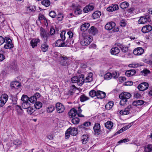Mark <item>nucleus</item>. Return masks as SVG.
I'll return each mask as SVG.
<instances>
[{"instance_id": "obj_1", "label": "nucleus", "mask_w": 152, "mask_h": 152, "mask_svg": "<svg viewBox=\"0 0 152 152\" xmlns=\"http://www.w3.org/2000/svg\"><path fill=\"white\" fill-rule=\"evenodd\" d=\"M131 96V94L128 92H124L121 93L119 95V98L121 99L120 104L121 105H123L126 104L127 100Z\"/></svg>"}, {"instance_id": "obj_2", "label": "nucleus", "mask_w": 152, "mask_h": 152, "mask_svg": "<svg viewBox=\"0 0 152 152\" xmlns=\"http://www.w3.org/2000/svg\"><path fill=\"white\" fill-rule=\"evenodd\" d=\"M93 40L91 36L84 34L83 35V39L81 41L80 44L83 46H86L89 45Z\"/></svg>"}, {"instance_id": "obj_3", "label": "nucleus", "mask_w": 152, "mask_h": 152, "mask_svg": "<svg viewBox=\"0 0 152 152\" xmlns=\"http://www.w3.org/2000/svg\"><path fill=\"white\" fill-rule=\"evenodd\" d=\"M135 111V109L134 106L132 105H129L124 110H121L120 112V114L121 115H128Z\"/></svg>"}, {"instance_id": "obj_4", "label": "nucleus", "mask_w": 152, "mask_h": 152, "mask_svg": "<svg viewBox=\"0 0 152 152\" xmlns=\"http://www.w3.org/2000/svg\"><path fill=\"white\" fill-rule=\"evenodd\" d=\"M151 21V19L150 16L147 15L140 17L138 21V23L139 24H145L147 22H149Z\"/></svg>"}, {"instance_id": "obj_5", "label": "nucleus", "mask_w": 152, "mask_h": 152, "mask_svg": "<svg viewBox=\"0 0 152 152\" xmlns=\"http://www.w3.org/2000/svg\"><path fill=\"white\" fill-rule=\"evenodd\" d=\"M69 57L63 55L60 57V63L63 66H67L69 64Z\"/></svg>"}, {"instance_id": "obj_6", "label": "nucleus", "mask_w": 152, "mask_h": 152, "mask_svg": "<svg viewBox=\"0 0 152 152\" xmlns=\"http://www.w3.org/2000/svg\"><path fill=\"white\" fill-rule=\"evenodd\" d=\"M5 44L4 47L5 49L12 48L14 47L13 44L12 43V40L8 37L5 38Z\"/></svg>"}, {"instance_id": "obj_7", "label": "nucleus", "mask_w": 152, "mask_h": 152, "mask_svg": "<svg viewBox=\"0 0 152 152\" xmlns=\"http://www.w3.org/2000/svg\"><path fill=\"white\" fill-rule=\"evenodd\" d=\"M149 87V84L147 82H143L140 83L137 86V88L140 91H143L147 89Z\"/></svg>"}, {"instance_id": "obj_8", "label": "nucleus", "mask_w": 152, "mask_h": 152, "mask_svg": "<svg viewBox=\"0 0 152 152\" xmlns=\"http://www.w3.org/2000/svg\"><path fill=\"white\" fill-rule=\"evenodd\" d=\"M8 97L6 94H4L1 96L0 98V106L2 107L6 102Z\"/></svg>"}, {"instance_id": "obj_9", "label": "nucleus", "mask_w": 152, "mask_h": 152, "mask_svg": "<svg viewBox=\"0 0 152 152\" xmlns=\"http://www.w3.org/2000/svg\"><path fill=\"white\" fill-rule=\"evenodd\" d=\"M56 108L57 112L58 113H63L65 110L64 106L60 103H57L56 104Z\"/></svg>"}, {"instance_id": "obj_10", "label": "nucleus", "mask_w": 152, "mask_h": 152, "mask_svg": "<svg viewBox=\"0 0 152 152\" xmlns=\"http://www.w3.org/2000/svg\"><path fill=\"white\" fill-rule=\"evenodd\" d=\"M72 7V8L75 10L74 13L76 15H78L81 13V10L79 5L77 4H73Z\"/></svg>"}, {"instance_id": "obj_11", "label": "nucleus", "mask_w": 152, "mask_h": 152, "mask_svg": "<svg viewBox=\"0 0 152 152\" xmlns=\"http://www.w3.org/2000/svg\"><path fill=\"white\" fill-rule=\"evenodd\" d=\"M144 52V49L141 47H138L135 48L133 51L134 54L136 56L141 55Z\"/></svg>"}, {"instance_id": "obj_12", "label": "nucleus", "mask_w": 152, "mask_h": 152, "mask_svg": "<svg viewBox=\"0 0 152 152\" xmlns=\"http://www.w3.org/2000/svg\"><path fill=\"white\" fill-rule=\"evenodd\" d=\"M152 30V26L149 25H148L143 26L142 28V32L143 33H148Z\"/></svg>"}, {"instance_id": "obj_13", "label": "nucleus", "mask_w": 152, "mask_h": 152, "mask_svg": "<svg viewBox=\"0 0 152 152\" xmlns=\"http://www.w3.org/2000/svg\"><path fill=\"white\" fill-rule=\"evenodd\" d=\"M94 8V5L91 4L86 5L83 9V11L85 13H88L89 11L93 10Z\"/></svg>"}, {"instance_id": "obj_14", "label": "nucleus", "mask_w": 152, "mask_h": 152, "mask_svg": "<svg viewBox=\"0 0 152 152\" xmlns=\"http://www.w3.org/2000/svg\"><path fill=\"white\" fill-rule=\"evenodd\" d=\"M115 26V24L114 22H110L106 25L105 28L106 29L110 30L113 29Z\"/></svg>"}, {"instance_id": "obj_15", "label": "nucleus", "mask_w": 152, "mask_h": 152, "mask_svg": "<svg viewBox=\"0 0 152 152\" xmlns=\"http://www.w3.org/2000/svg\"><path fill=\"white\" fill-rule=\"evenodd\" d=\"M77 84L79 86H81L85 82L84 75H81L77 77Z\"/></svg>"}, {"instance_id": "obj_16", "label": "nucleus", "mask_w": 152, "mask_h": 152, "mask_svg": "<svg viewBox=\"0 0 152 152\" xmlns=\"http://www.w3.org/2000/svg\"><path fill=\"white\" fill-rule=\"evenodd\" d=\"M118 5L117 4H112L110 6L108 7L107 10L109 12H112L118 10Z\"/></svg>"}, {"instance_id": "obj_17", "label": "nucleus", "mask_w": 152, "mask_h": 152, "mask_svg": "<svg viewBox=\"0 0 152 152\" xmlns=\"http://www.w3.org/2000/svg\"><path fill=\"white\" fill-rule=\"evenodd\" d=\"M106 95L105 93L100 91H96V97L100 99H102L105 97Z\"/></svg>"}, {"instance_id": "obj_18", "label": "nucleus", "mask_w": 152, "mask_h": 152, "mask_svg": "<svg viewBox=\"0 0 152 152\" xmlns=\"http://www.w3.org/2000/svg\"><path fill=\"white\" fill-rule=\"evenodd\" d=\"M67 132H69L71 135L75 136L77 133V129L76 128H69L67 129Z\"/></svg>"}, {"instance_id": "obj_19", "label": "nucleus", "mask_w": 152, "mask_h": 152, "mask_svg": "<svg viewBox=\"0 0 152 152\" xmlns=\"http://www.w3.org/2000/svg\"><path fill=\"white\" fill-rule=\"evenodd\" d=\"M77 114V110L75 108L72 109L68 113L69 117L73 118Z\"/></svg>"}, {"instance_id": "obj_20", "label": "nucleus", "mask_w": 152, "mask_h": 152, "mask_svg": "<svg viewBox=\"0 0 152 152\" xmlns=\"http://www.w3.org/2000/svg\"><path fill=\"white\" fill-rule=\"evenodd\" d=\"M40 41V40L39 39H33L30 42L31 46L33 48L37 46L38 43Z\"/></svg>"}, {"instance_id": "obj_21", "label": "nucleus", "mask_w": 152, "mask_h": 152, "mask_svg": "<svg viewBox=\"0 0 152 152\" xmlns=\"http://www.w3.org/2000/svg\"><path fill=\"white\" fill-rule=\"evenodd\" d=\"M20 86V83L17 81L12 82L10 84V86L12 88H14L15 89H18Z\"/></svg>"}, {"instance_id": "obj_22", "label": "nucleus", "mask_w": 152, "mask_h": 152, "mask_svg": "<svg viewBox=\"0 0 152 152\" xmlns=\"http://www.w3.org/2000/svg\"><path fill=\"white\" fill-rule=\"evenodd\" d=\"M93 129L96 133L98 134H99L100 131V126L99 124H95L93 127Z\"/></svg>"}, {"instance_id": "obj_23", "label": "nucleus", "mask_w": 152, "mask_h": 152, "mask_svg": "<svg viewBox=\"0 0 152 152\" xmlns=\"http://www.w3.org/2000/svg\"><path fill=\"white\" fill-rule=\"evenodd\" d=\"M89 26L90 24L89 23H85L81 26L80 29L81 31H84L88 29Z\"/></svg>"}, {"instance_id": "obj_24", "label": "nucleus", "mask_w": 152, "mask_h": 152, "mask_svg": "<svg viewBox=\"0 0 152 152\" xmlns=\"http://www.w3.org/2000/svg\"><path fill=\"white\" fill-rule=\"evenodd\" d=\"M61 39L58 40L56 43V46L58 47H65V43Z\"/></svg>"}, {"instance_id": "obj_25", "label": "nucleus", "mask_w": 152, "mask_h": 152, "mask_svg": "<svg viewBox=\"0 0 152 152\" xmlns=\"http://www.w3.org/2000/svg\"><path fill=\"white\" fill-rule=\"evenodd\" d=\"M120 52L119 49L117 47L112 48L110 50L111 54L114 55H116L118 54Z\"/></svg>"}, {"instance_id": "obj_26", "label": "nucleus", "mask_w": 152, "mask_h": 152, "mask_svg": "<svg viewBox=\"0 0 152 152\" xmlns=\"http://www.w3.org/2000/svg\"><path fill=\"white\" fill-rule=\"evenodd\" d=\"M136 73V71L134 69H131L126 71L125 74L128 77H130L134 75Z\"/></svg>"}, {"instance_id": "obj_27", "label": "nucleus", "mask_w": 152, "mask_h": 152, "mask_svg": "<svg viewBox=\"0 0 152 152\" xmlns=\"http://www.w3.org/2000/svg\"><path fill=\"white\" fill-rule=\"evenodd\" d=\"M144 101L142 100H137L134 101L133 102L132 105L134 107V106L141 105L143 104L144 103Z\"/></svg>"}, {"instance_id": "obj_28", "label": "nucleus", "mask_w": 152, "mask_h": 152, "mask_svg": "<svg viewBox=\"0 0 152 152\" xmlns=\"http://www.w3.org/2000/svg\"><path fill=\"white\" fill-rule=\"evenodd\" d=\"M40 34L41 37L42 38H45L47 37V34L45 30L41 27L40 28Z\"/></svg>"}, {"instance_id": "obj_29", "label": "nucleus", "mask_w": 152, "mask_h": 152, "mask_svg": "<svg viewBox=\"0 0 152 152\" xmlns=\"http://www.w3.org/2000/svg\"><path fill=\"white\" fill-rule=\"evenodd\" d=\"M105 127L108 129H111L113 125V123L111 121H107L104 124Z\"/></svg>"}, {"instance_id": "obj_30", "label": "nucleus", "mask_w": 152, "mask_h": 152, "mask_svg": "<svg viewBox=\"0 0 152 152\" xmlns=\"http://www.w3.org/2000/svg\"><path fill=\"white\" fill-rule=\"evenodd\" d=\"M88 135L84 134L81 137V141L83 144L86 143L88 140Z\"/></svg>"}, {"instance_id": "obj_31", "label": "nucleus", "mask_w": 152, "mask_h": 152, "mask_svg": "<svg viewBox=\"0 0 152 152\" xmlns=\"http://www.w3.org/2000/svg\"><path fill=\"white\" fill-rule=\"evenodd\" d=\"M93 74L92 73H89L88 74V75L86 77L85 79H84L85 82L88 83L92 81Z\"/></svg>"}, {"instance_id": "obj_32", "label": "nucleus", "mask_w": 152, "mask_h": 152, "mask_svg": "<svg viewBox=\"0 0 152 152\" xmlns=\"http://www.w3.org/2000/svg\"><path fill=\"white\" fill-rule=\"evenodd\" d=\"M89 30V33L94 35L96 34L98 32V30L94 26L91 27Z\"/></svg>"}, {"instance_id": "obj_33", "label": "nucleus", "mask_w": 152, "mask_h": 152, "mask_svg": "<svg viewBox=\"0 0 152 152\" xmlns=\"http://www.w3.org/2000/svg\"><path fill=\"white\" fill-rule=\"evenodd\" d=\"M101 12L99 11L95 12L92 14V17L94 19H96L101 15Z\"/></svg>"}, {"instance_id": "obj_34", "label": "nucleus", "mask_w": 152, "mask_h": 152, "mask_svg": "<svg viewBox=\"0 0 152 152\" xmlns=\"http://www.w3.org/2000/svg\"><path fill=\"white\" fill-rule=\"evenodd\" d=\"M129 6V4L126 1H124L121 3L120 5V7L122 9L127 8Z\"/></svg>"}, {"instance_id": "obj_35", "label": "nucleus", "mask_w": 152, "mask_h": 152, "mask_svg": "<svg viewBox=\"0 0 152 152\" xmlns=\"http://www.w3.org/2000/svg\"><path fill=\"white\" fill-rule=\"evenodd\" d=\"M74 41L71 38H68L66 42L65 43V47H69L73 44L74 43Z\"/></svg>"}, {"instance_id": "obj_36", "label": "nucleus", "mask_w": 152, "mask_h": 152, "mask_svg": "<svg viewBox=\"0 0 152 152\" xmlns=\"http://www.w3.org/2000/svg\"><path fill=\"white\" fill-rule=\"evenodd\" d=\"M55 110L54 106L52 105H49L47 107L46 111L48 113L52 112Z\"/></svg>"}, {"instance_id": "obj_37", "label": "nucleus", "mask_w": 152, "mask_h": 152, "mask_svg": "<svg viewBox=\"0 0 152 152\" xmlns=\"http://www.w3.org/2000/svg\"><path fill=\"white\" fill-rule=\"evenodd\" d=\"M41 50L43 52L47 51L48 48V45L45 43L41 45Z\"/></svg>"}, {"instance_id": "obj_38", "label": "nucleus", "mask_w": 152, "mask_h": 152, "mask_svg": "<svg viewBox=\"0 0 152 152\" xmlns=\"http://www.w3.org/2000/svg\"><path fill=\"white\" fill-rule=\"evenodd\" d=\"M119 48H121L122 51L124 53H126L128 51V48L126 47L124 45L122 44L118 45Z\"/></svg>"}, {"instance_id": "obj_39", "label": "nucleus", "mask_w": 152, "mask_h": 152, "mask_svg": "<svg viewBox=\"0 0 152 152\" xmlns=\"http://www.w3.org/2000/svg\"><path fill=\"white\" fill-rule=\"evenodd\" d=\"M113 102H110L107 103L105 105L106 109L109 110L110 109L113 105Z\"/></svg>"}, {"instance_id": "obj_40", "label": "nucleus", "mask_w": 152, "mask_h": 152, "mask_svg": "<svg viewBox=\"0 0 152 152\" xmlns=\"http://www.w3.org/2000/svg\"><path fill=\"white\" fill-rule=\"evenodd\" d=\"M141 73L143 75L146 76H147L148 74H150L151 72L147 69H145L141 71Z\"/></svg>"}, {"instance_id": "obj_41", "label": "nucleus", "mask_w": 152, "mask_h": 152, "mask_svg": "<svg viewBox=\"0 0 152 152\" xmlns=\"http://www.w3.org/2000/svg\"><path fill=\"white\" fill-rule=\"evenodd\" d=\"M21 100L22 102H28L29 98L26 95H23L22 96Z\"/></svg>"}, {"instance_id": "obj_42", "label": "nucleus", "mask_w": 152, "mask_h": 152, "mask_svg": "<svg viewBox=\"0 0 152 152\" xmlns=\"http://www.w3.org/2000/svg\"><path fill=\"white\" fill-rule=\"evenodd\" d=\"M104 78L105 80H108L112 78V73L108 72L105 74L104 76Z\"/></svg>"}, {"instance_id": "obj_43", "label": "nucleus", "mask_w": 152, "mask_h": 152, "mask_svg": "<svg viewBox=\"0 0 152 152\" xmlns=\"http://www.w3.org/2000/svg\"><path fill=\"white\" fill-rule=\"evenodd\" d=\"M42 4L46 7H48L50 4V2L48 0H44L41 2Z\"/></svg>"}, {"instance_id": "obj_44", "label": "nucleus", "mask_w": 152, "mask_h": 152, "mask_svg": "<svg viewBox=\"0 0 152 152\" xmlns=\"http://www.w3.org/2000/svg\"><path fill=\"white\" fill-rule=\"evenodd\" d=\"M30 104L28 102L21 103L22 106L24 109H27L30 106Z\"/></svg>"}, {"instance_id": "obj_45", "label": "nucleus", "mask_w": 152, "mask_h": 152, "mask_svg": "<svg viewBox=\"0 0 152 152\" xmlns=\"http://www.w3.org/2000/svg\"><path fill=\"white\" fill-rule=\"evenodd\" d=\"M119 75V72L116 71H115L112 73V78L116 79L118 78Z\"/></svg>"}, {"instance_id": "obj_46", "label": "nucleus", "mask_w": 152, "mask_h": 152, "mask_svg": "<svg viewBox=\"0 0 152 152\" xmlns=\"http://www.w3.org/2000/svg\"><path fill=\"white\" fill-rule=\"evenodd\" d=\"M80 121V119L79 118L76 117L73 118L72 120V122L74 124H79Z\"/></svg>"}, {"instance_id": "obj_47", "label": "nucleus", "mask_w": 152, "mask_h": 152, "mask_svg": "<svg viewBox=\"0 0 152 152\" xmlns=\"http://www.w3.org/2000/svg\"><path fill=\"white\" fill-rule=\"evenodd\" d=\"M42 104L41 102H37L34 104V106L37 109H39L42 107Z\"/></svg>"}, {"instance_id": "obj_48", "label": "nucleus", "mask_w": 152, "mask_h": 152, "mask_svg": "<svg viewBox=\"0 0 152 152\" xmlns=\"http://www.w3.org/2000/svg\"><path fill=\"white\" fill-rule=\"evenodd\" d=\"M91 123L89 122H86L84 123L83 124L80 125V128L83 129H85L86 127L88 126L91 125Z\"/></svg>"}, {"instance_id": "obj_49", "label": "nucleus", "mask_w": 152, "mask_h": 152, "mask_svg": "<svg viewBox=\"0 0 152 152\" xmlns=\"http://www.w3.org/2000/svg\"><path fill=\"white\" fill-rule=\"evenodd\" d=\"M89 95L91 97H96V91L94 90H92L89 92Z\"/></svg>"}, {"instance_id": "obj_50", "label": "nucleus", "mask_w": 152, "mask_h": 152, "mask_svg": "<svg viewBox=\"0 0 152 152\" xmlns=\"http://www.w3.org/2000/svg\"><path fill=\"white\" fill-rule=\"evenodd\" d=\"M81 102H83L87 100L88 99V98L84 94L81 95L80 98Z\"/></svg>"}, {"instance_id": "obj_51", "label": "nucleus", "mask_w": 152, "mask_h": 152, "mask_svg": "<svg viewBox=\"0 0 152 152\" xmlns=\"http://www.w3.org/2000/svg\"><path fill=\"white\" fill-rule=\"evenodd\" d=\"M27 109V111L28 113L29 114H31L34 111V108L32 107H30V106L28 107Z\"/></svg>"}, {"instance_id": "obj_52", "label": "nucleus", "mask_w": 152, "mask_h": 152, "mask_svg": "<svg viewBox=\"0 0 152 152\" xmlns=\"http://www.w3.org/2000/svg\"><path fill=\"white\" fill-rule=\"evenodd\" d=\"M145 151H152V144H149L147 145V147L145 148Z\"/></svg>"}, {"instance_id": "obj_53", "label": "nucleus", "mask_w": 152, "mask_h": 152, "mask_svg": "<svg viewBox=\"0 0 152 152\" xmlns=\"http://www.w3.org/2000/svg\"><path fill=\"white\" fill-rule=\"evenodd\" d=\"M82 112V110L80 109V107H79L78 108L77 111V114L79 117H84V116L81 114Z\"/></svg>"}, {"instance_id": "obj_54", "label": "nucleus", "mask_w": 152, "mask_h": 152, "mask_svg": "<svg viewBox=\"0 0 152 152\" xmlns=\"http://www.w3.org/2000/svg\"><path fill=\"white\" fill-rule=\"evenodd\" d=\"M37 99L34 96H31L29 98V101L30 102L34 103L36 101Z\"/></svg>"}, {"instance_id": "obj_55", "label": "nucleus", "mask_w": 152, "mask_h": 152, "mask_svg": "<svg viewBox=\"0 0 152 152\" xmlns=\"http://www.w3.org/2000/svg\"><path fill=\"white\" fill-rule=\"evenodd\" d=\"M66 32L65 31H62L61 34H60V37L61 38V40L63 41L65 39V35Z\"/></svg>"}, {"instance_id": "obj_56", "label": "nucleus", "mask_w": 152, "mask_h": 152, "mask_svg": "<svg viewBox=\"0 0 152 152\" xmlns=\"http://www.w3.org/2000/svg\"><path fill=\"white\" fill-rule=\"evenodd\" d=\"M27 11L31 12H34L36 10V8L34 6H30L27 7Z\"/></svg>"}, {"instance_id": "obj_57", "label": "nucleus", "mask_w": 152, "mask_h": 152, "mask_svg": "<svg viewBox=\"0 0 152 152\" xmlns=\"http://www.w3.org/2000/svg\"><path fill=\"white\" fill-rule=\"evenodd\" d=\"M64 17L63 14L61 13H59L57 16V19L58 20L61 21Z\"/></svg>"}, {"instance_id": "obj_58", "label": "nucleus", "mask_w": 152, "mask_h": 152, "mask_svg": "<svg viewBox=\"0 0 152 152\" xmlns=\"http://www.w3.org/2000/svg\"><path fill=\"white\" fill-rule=\"evenodd\" d=\"M77 77L74 76L71 79V82L72 83H77Z\"/></svg>"}, {"instance_id": "obj_59", "label": "nucleus", "mask_w": 152, "mask_h": 152, "mask_svg": "<svg viewBox=\"0 0 152 152\" xmlns=\"http://www.w3.org/2000/svg\"><path fill=\"white\" fill-rule=\"evenodd\" d=\"M49 15L52 18H54L56 17V14L55 12L53 11H51L49 12Z\"/></svg>"}, {"instance_id": "obj_60", "label": "nucleus", "mask_w": 152, "mask_h": 152, "mask_svg": "<svg viewBox=\"0 0 152 152\" xmlns=\"http://www.w3.org/2000/svg\"><path fill=\"white\" fill-rule=\"evenodd\" d=\"M17 114L18 115V118L21 116L23 113V111L22 109H19V110L17 111Z\"/></svg>"}, {"instance_id": "obj_61", "label": "nucleus", "mask_w": 152, "mask_h": 152, "mask_svg": "<svg viewBox=\"0 0 152 152\" xmlns=\"http://www.w3.org/2000/svg\"><path fill=\"white\" fill-rule=\"evenodd\" d=\"M38 19L40 21L43 20L46 21V19L45 17L42 14H40L39 15L38 17Z\"/></svg>"}, {"instance_id": "obj_62", "label": "nucleus", "mask_w": 152, "mask_h": 152, "mask_svg": "<svg viewBox=\"0 0 152 152\" xmlns=\"http://www.w3.org/2000/svg\"><path fill=\"white\" fill-rule=\"evenodd\" d=\"M13 143L15 145H18L21 143V141L19 140H16L13 141Z\"/></svg>"}, {"instance_id": "obj_63", "label": "nucleus", "mask_w": 152, "mask_h": 152, "mask_svg": "<svg viewBox=\"0 0 152 152\" xmlns=\"http://www.w3.org/2000/svg\"><path fill=\"white\" fill-rule=\"evenodd\" d=\"M5 42V38H4L1 36H0V46Z\"/></svg>"}, {"instance_id": "obj_64", "label": "nucleus", "mask_w": 152, "mask_h": 152, "mask_svg": "<svg viewBox=\"0 0 152 152\" xmlns=\"http://www.w3.org/2000/svg\"><path fill=\"white\" fill-rule=\"evenodd\" d=\"M126 78L124 77H121L119 78L118 80L121 83L126 81Z\"/></svg>"}]
</instances>
